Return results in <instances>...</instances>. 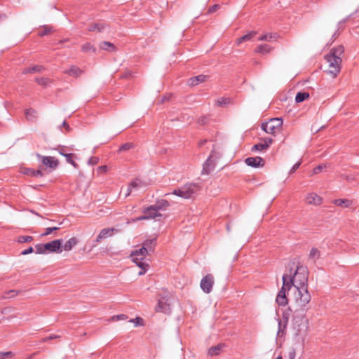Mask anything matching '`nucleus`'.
Wrapping results in <instances>:
<instances>
[{
	"mask_svg": "<svg viewBox=\"0 0 359 359\" xmlns=\"http://www.w3.org/2000/svg\"><path fill=\"white\" fill-rule=\"evenodd\" d=\"M213 283V276L211 274H208L202 278L200 285L202 290L208 294L212 291Z\"/></svg>",
	"mask_w": 359,
	"mask_h": 359,
	"instance_id": "nucleus-9",
	"label": "nucleus"
},
{
	"mask_svg": "<svg viewBox=\"0 0 359 359\" xmlns=\"http://www.w3.org/2000/svg\"><path fill=\"white\" fill-rule=\"evenodd\" d=\"M60 336L59 335H56V334H50V336L48 337H44L42 339V341L43 342H46L48 341V340H52V339H57V338H59Z\"/></svg>",
	"mask_w": 359,
	"mask_h": 359,
	"instance_id": "nucleus-49",
	"label": "nucleus"
},
{
	"mask_svg": "<svg viewBox=\"0 0 359 359\" xmlns=\"http://www.w3.org/2000/svg\"><path fill=\"white\" fill-rule=\"evenodd\" d=\"M273 139L271 137H266L262 140V142L253 145L251 150L252 151H264L269 149L273 142Z\"/></svg>",
	"mask_w": 359,
	"mask_h": 359,
	"instance_id": "nucleus-11",
	"label": "nucleus"
},
{
	"mask_svg": "<svg viewBox=\"0 0 359 359\" xmlns=\"http://www.w3.org/2000/svg\"><path fill=\"white\" fill-rule=\"evenodd\" d=\"M119 231L118 229L116 228H104L101 230L98 236L95 239L96 244L99 243L102 239L107 238V237L112 236L114 233H116Z\"/></svg>",
	"mask_w": 359,
	"mask_h": 359,
	"instance_id": "nucleus-10",
	"label": "nucleus"
},
{
	"mask_svg": "<svg viewBox=\"0 0 359 359\" xmlns=\"http://www.w3.org/2000/svg\"><path fill=\"white\" fill-rule=\"evenodd\" d=\"M64 72L70 76L78 78L83 73V71L76 66H72L70 68L65 70Z\"/></svg>",
	"mask_w": 359,
	"mask_h": 359,
	"instance_id": "nucleus-15",
	"label": "nucleus"
},
{
	"mask_svg": "<svg viewBox=\"0 0 359 359\" xmlns=\"http://www.w3.org/2000/svg\"><path fill=\"white\" fill-rule=\"evenodd\" d=\"M151 216H147V215L144 214V215L140 216L137 217L135 221H141V220H147L151 219Z\"/></svg>",
	"mask_w": 359,
	"mask_h": 359,
	"instance_id": "nucleus-53",
	"label": "nucleus"
},
{
	"mask_svg": "<svg viewBox=\"0 0 359 359\" xmlns=\"http://www.w3.org/2000/svg\"><path fill=\"white\" fill-rule=\"evenodd\" d=\"M129 322L135 323V326L142 325V318H141L140 317H137L134 319L130 320Z\"/></svg>",
	"mask_w": 359,
	"mask_h": 359,
	"instance_id": "nucleus-46",
	"label": "nucleus"
},
{
	"mask_svg": "<svg viewBox=\"0 0 359 359\" xmlns=\"http://www.w3.org/2000/svg\"><path fill=\"white\" fill-rule=\"evenodd\" d=\"M325 168V165H318L317 167H316L313 170V173L314 175L316 174H318L319 172H320L322 171V170Z\"/></svg>",
	"mask_w": 359,
	"mask_h": 359,
	"instance_id": "nucleus-50",
	"label": "nucleus"
},
{
	"mask_svg": "<svg viewBox=\"0 0 359 359\" xmlns=\"http://www.w3.org/2000/svg\"><path fill=\"white\" fill-rule=\"evenodd\" d=\"M278 330L277 332L278 336H283L284 334V331L287 327L286 322L283 321L281 319H278Z\"/></svg>",
	"mask_w": 359,
	"mask_h": 359,
	"instance_id": "nucleus-34",
	"label": "nucleus"
},
{
	"mask_svg": "<svg viewBox=\"0 0 359 359\" xmlns=\"http://www.w3.org/2000/svg\"><path fill=\"white\" fill-rule=\"evenodd\" d=\"M156 311L157 312H163L165 313H170L171 311V308L170 304L166 301L163 299H160L158 302V304L156 307Z\"/></svg>",
	"mask_w": 359,
	"mask_h": 359,
	"instance_id": "nucleus-14",
	"label": "nucleus"
},
{
	"mask_svg": "<svg viewBox=\"0 0 359 359\" xmlns=\"http://www.w3.org/2000/svg\"><path fill=\"white\" fill-rule=\"evenodd\" d=\"M222 348H223L222 345H217L215 346H212L209 348L208 354L211 356L217 355L220 353Z\"/></svg>",
	"mask_w": 359,
	"mask_h": 359,
	"instance_id": "nucleus-33",
	"label": "nucleus"
},
{
	"mask_svg": "<svg viewBox=\"0 0 359 359\" xmlns=\"http://www.w3.org/2000/svg\"><path fill=\"white\" fill-rule=\"evenodd\" d=\"M126 316L123 315V314L117 315V316H114L112 317L113 320H123V319H126Z\"/></svg>",
	"mask_w": 359,
	"mask_h": 359,
	"instance_id": "nucleus-58",
	"label": "nucleus"
},
{
	"mask_svg": "<svg viewBox=\"0 0 359 359\" xmlns=\"http://www.w3.org/2000/svg\"><path fill=\"white\" fill-rule=\"evenodd\" d=\"M133 189L131 188V187H128L127 189H126V191L125 193V198L128 197V196H130V193L133 191Z\"/></svg>",
	"mask_w": 359,
	"mask_h": 359,
	"instance_id": "nucleus-60",
	"label": "nucleus"
},
{
	"mask_svg": "<svg viewBox=\"0 0 359 359\" xmlns=\"http://www.w3.org/2000/svg\"><path fill=\"white\" fill-rule=\"evenodd\" d=\"M245 163L252 168H260L264 165V161L262 157H248L245 160Z\"/></svg>",
	"mask_w": 359,
	"mask_h": 359,
	"instance_id": "nucleus-13",
	"label": "nucleus"
},
{
	"mask_svg": "<svg viewBox=\"0 0 359 359\" xmlns=\"http://www.w3.org/2000/svg\"><path fill=\"white\" fill-rule=\"evenodd\" d=\"M306 201L309 204L320 205L321 203L322 198L317 194L311 193L307 194Z\"/></svg>",
	"mask_w": 359,
	"mask_h": 359,
	"instance_id": "nucleus-17",
	"label": "nucleus"
},
{
	"mask_svg": "<svg viewBox=\"0 0 359 359\" xmlns=\"http://www.w3.org/2000/svg\"><path fill=\"white\" fill-rule=\"evenodd\" d=\"M344 178L347 181H353L355 179L354 177L350 175H344Z\"/></svg>",
	"mask_w": 359,
	"mask_h": 359,
	"instance_id": "nucleus-64",
	"label": "nucleus"
},
{
	"mask_svg": "<svg viewBox=\"0 0 359 359\" xmlns=\"http://www.w3.org/2000/svg\"><path fill=\"white\" fill-rule=\"evenodd\" d=\"M143 213L147 215V216H151V219H154L157 217L161 216L158 211L154 205H150L143 210Z\"/></svg>",
	"mask_w": 359,
	"mask_h": 359,
	"instance_id": "nucleus-16",
	"label": "nucleus"
},
{
	"mask_svg": "<svg viewBox=\"0 0 359 359\" xmlns=\"http://www.w3.org/2000/svg\"><path fill=\"white\" fill-rule=\"evenodd\" d=\"M275 39V35L271 34H264L259 38L260 41H271Z\"/></svg>",
	"mask_w": 359,
	"mask_h": 359,
	"instance_id": "nucleus-44",
	"label": "nucleus"
},
{
	"mask_svg": "<svg viewBox=\"0 0 359 359\" xmlns=\"http://www.w3.org/2000/svg\"><path fill=\"white\" fill-rule=\"evenodd\" d=\"M208 118L207 116H202L198 119V123L201 125H205L208 121Z\"/></svg>",
	"mask_w": 359,
	"mask_h": 359,
	"instance_id": "nucleus-56",
	"label": "nucleus"
},
{
	"mask_svg": "<svg viewBox=\"0 0 359 359\" xmlns=\"http://www.w3.org/2000/svg\"><path fill=\"white\" fill-rule=\"evenodd\" d=\"M320 256V252L317 248H312L310 251L309 257L311 259L316 260L318 259Z\"/></svg>",
	"mask_w": 359,
	"mask_h": 359,
	"instance_id": "nucleus-35",
	"label": "nucleus"
},
{
	"mask_svg": "<svg viewBox=\"0 0 359 359\" xmlns=\"http://www.w3.org/2000/svg\"><path fill=\"white\" fill-rule=\"evenodd\" d=\"M73 156H74V154L72 153L65 155L66 161L72 165L75 168H77L78 164L73 160Z\"/></svg>",
	"mask_w": 359,
	"mask_h": 359,
	"instance_id": "nucleus-39",
	"label": "nucleus"
},
{
	"mask_svg": "<svg viewBox=\"0 0 359 359\" xmlns=\"http://www.w3.org/2000/svg\"><path fill=\"white\" fill-rule=\"evenodd\" d=\"M325 59L329 64V69L327 72L333 78L336 77L341 69V58L337 56L326 55Z\"/></svg>",
	"mask_w": 359,
	"mask_h": 359,
	"instance_id": "nucleus-5",
	"label": "nucleus"
},
{
	"mask_svg": "<svg viewBox=\"0 0 359 359\" xmlns=\"http://www.w3.org/2000/svg\"><path fill=\"white\" fill-rule=\"evenodd\" d=\"M62 239L54 240L51 242L44 243V248H46L47 253L61 252L62 251Z\"/></svg>",
	"mask_w": 359,
	"mask_h": 359,
	"instance_id": "nucleus-8",
	"label": "nucleus"
},
{
	"mask_svg": "<svg viewBox=\"0 0 359 359\" xmlns=\"http://www.w3.org/2000/svg\"><path fill=\"white\" fill-rule=\"evenodd\" d=\"M77 239L74 237H72L68 240L63 245H62V249L65 251H70L73 247L77 244Z\"/></svg>",
	"mask_w": 359,
	"mask_h": 359,
	"instance_id": "nucleus-23",
	"label": "nucleus"
},
{
	"mask_svg": "<svg viewBox=\"0 0 359 359\" xmlns=\"http://www.w3.org/2000/svg\"><path fill=\"white\" fill-rule=\"evenodd\" d=\"M309 97V93L307 92H299L295 97V102L300 103L306 100Z\"/></svg>",
	"mask_w": 359,
	"mask_h": 359,
	"instance_id": "nucleus-31",
	"label": "nucleus"
},
{
	"mask_svg": "<svg viewBox=\"0 0 359 359\" xmlns=\"http://www.w3.org/2000/svg\"><path fill=\"white\" fill-rule=\"evenodd\" d=\"M344 47L342 46H338L336 48H333L328 55L330 56H337L341 57V55L344 53Z\"/></svg>",
	"mask_w": 359,
	"mask_h": 359,
	"instance_id": "nucleus-30",
	"label": "nucleus"
},
{
	"mask_svg": "<svg viewBox=\"0 0 359 359\" xmlns=\"http://www.w3.org/2000/svg\"><path fill=\"white\" fill-rule=\"evenodd\" d=\"M50 31H51L50 27H44L41 30H39L38 34L41 36H45V35H47L48 34H49L50 32Z\"/></svg>",
	"mask_w": 359,
	"mask_h": 359,
	"instance_id": "nucleus-43",
	"label": "nucleus"
},
{
	"mask_svg": "<svg viewBox=\"0 0 359 359\" xmlns=\"http://www.w3.org/2000/svg\"><path fill=\"white\" fill-rule=\"evenodd\" d=\"M13 353L11 351H7V352H1L0 353V359H5L7 357H11L13 356Z\"/></svg>",
	"mask_w": 359,
	"mask_h": 359,
	"instance_id": "nucleus-47",
	"label": "nucleus"
},
{
	"mask_svg": "<svg viewBox=\"0 0 359 359\" xmlns=\"http://www.w3.org/2000/svg\"><path fill=\"white\" fill-rule=\"evenodd\" d=\"M158 211L165 210L169 205V202L164 199L157 200L155 205H153Z\"/></svg>",
	"mask_w": 359,
	"mask_h": 359,
	"instance_id": "nucleus-24",
	"label": "nucleus"
},
{
	"mask_svg": "<svg viewBox=\"0 0 359 359\" xmlns=\"http://www.w3.org/2000/svg\"><path fill=\"white\" fill-rule=\"evenodd\" d=\"M288 318H289V314L286 312H284L283 313V319H281V320L284 322H286V323H287Z\"/></svg>",
	"mask_w": 359,
	"mask_h": 359,
	"instance_id": "nucleus-61",
	"label": "nucleus"
},
{
	"mask_svg": "<svg viewBox=\"0 0 359 359\" xmlns=\"http://www.w3.org/2000/svg\"><path fill=\"white\" fill-rule=\"evenodd\" d=\"M58 229H59V227H57V226L48 227L45 229V232L43 233H42V236H48V235L50 234L51 233H53V231H57Z\"/></svg>",
	"mask_w": 359,
	"mask_h": 359,
	"instance_id": "nucleus-45",
	"label": "nucleus"
},
{
	"mask_svg": "<svg viewBox=\"0 0 359 359\" xmlns=\"http://www.w3.org/2000/svg\"><path fill=\"white\" fill-rule=\"evenodd\" d=\"M272 48L268 44H262L257 47L255 52L261 54L269 53Z\"/></svg>",
	"mask_w": 359,
	"mask_h": 359,
	"instance_id": "nucleus-27",
	"label": "nucleus"
},
{
	"mask_svg": "<svg viewBox=\"0 0 359 359\" xmlns=\"http://www.w3.org/2000/svg\"><path fill=\"white\" fill-rule=\"evenodd\" d=\"M18 291L10 290L9 292H8L7 296H5L4 297L5 298L13 297L16 296L18 294Z\"/></svg>",
	"mask_w": 359,
	"mask_h": 359,
	"instance_id": "nucleus-52",
	"label": "nucleus"
},
{
	"mask_svg": "<svg viewBox=\"0 0 359 359\" xmlns=\"http://www.w3.org/2000/svg\"><path fill=\"white\" fill-rule=\"evenodd\" d=\"M156 245V238H154L151 239H147L144 241L142 244V247L145 248L147 251L149 253L153 252L154 251V248Z\"/></svg>",
	"mask_w": 359,
	"mask_h": 359,
	"instance_id": "nucleus-18",
	"label": "nucleus"
},
{
	"mask_svg": "<svg viewBox=\"0 0 359 359\" xmlns=\"http://www.w3.org/2000/svg\"><path fill=\"white\" fill-rule=\"evenodd\" d=\"M231 100L227 97H222L217 100V106H226L230 103Z\"/></svg>",
	"mask_w": 359,
	"mask_h": 359,
	"instance_id": "nucleus-41",
	"label": "nucleus"
},
{
	"mask_svg": "<svg viewBox=\"0 0 359 359\" xmlns=\"http://www.w3.org/2000/svg\"><path fill=\"white\" fill-rule=\"evenodd\" d=\"M100 48L102 50L113 52L116 50L115 46L109 41H103L100 43Z\"/></svg>",
	"mask_w": 359,
	"mask_h": 359,
	"instance_id": "nucleus-25",
	"label": "nucleus"
},
{
	"mask_svg": "<svg viewBox=\"0 0 359 359\" xmlns=\"http://www.w3.org/2000/svg\"><path fill=\"white\" fill-rule=\"evenodd\" d=\"M82 50L84 52L93 51L95 53L96 51V48L91 45V43H86L82 46Z\"/></svg>",
	"mask_w": 359,
	"mask_h": 359,
	"instance_id": "nucleus-40",
	"label": "nucleus"
},
{
	"mask_svg": "<svg viewBox=\"0 0 359 359\" xmlns=\"http://www.w3.org/2000/svg\"><path fill=\"white\" fill-rule=\"evenodd\" d=\"M36 81L37 82V83L44 87L49 86L51 83L49 79L44 77L36 78Z\"/></svg>",
	"mask_w": 359,
	"mask_h": 359,
	"instance_id": "nucleus-36",
	"label": "nucleus"
},
{
	"mask_svg": "<svg viewBox=\"0 0 359 359\" xmlns=\"http://www.w3.org/2000/svg\"><path fill=\"white\" fill-rule=\"evenodd\" d=\"M301 165V161H298L292 167V168L290 169V173L292 174L293 172H294Z\"/></svg>",
	"mask_w": 359,
	"mask_h": 359,
	"instance_id": "nucleus-51",
	"label": "nucleus"
},
{
	"mask_svg": "<svg viewBox=\"0 0 359 359\" xmlns=\"http://www.w3.org/2000/svg\"><path fill=\"white\" fill-rule=\"evenodd\" d=\"M99 161V158L97 157H90L88 161V165H96Z\"/></svg>",
	"mask_w": 359,
	"mask_h": 359,
	"instance_id": "nucleus-48",
	"label": "nucleus"
},
{
	"mask_svg": "<svg viewBox=\"0 0 359 359\" xmlns=\"http://www.w3.org/2000/svg\"><path fill=\"white\" fill-rule=\"evenodd\" d=\"M24 174L32 176V177H42L43 175V172L40 170H35L32 168H26L24 171Z\"/></svg>",
	"mask_w": 359,
	"mask_h": 359,
	"instance_id": "nucleus-29",
	"label": "nucleus"
},
{
	"mask_svg": "<svg viewBox=\"0 0 359 359\" xmlns=\"http://www.w3.org/2000/svg\"><path fill=\"white\" fill-rule=\"evenodd\" d=\"M45 244H36L35 245L36 253L37 254H46L47 253L46 248H44Z\"/></svg>",
	"mask_w": 359,
	"mask_h": 359,
	"instance_id": "nucleus-42",
	"label": "nucleus"
},
{
	"mask_svg": "<svg viewBox=\"0 0 359 359\" xmlns=\"http://www.w3.org/2000/svg\"><path fill=\"white\" fill-rule=\"evenodd\" d=\"M287 275L289 289L294 288L298 292L296 302L300 307H305L311 301V297L308 291V271L304 266H297L293 271L290 269Z\"/></svg>",
	"mask_w": 359,
	"mask_h": 359,
	"instance_id": "nucleus-1",
	"label": "nucleus"
},
{
	"mask_svg": "<svg viewBox=\"0 0 359 359\" xmlns=\"http://www.w3.org/2000/svg\"><path fill=\"white\" fill-rule=\"evenodd\" d=\"M33 239V237L30 236H20L18 238L17 241L20 243H30Z\"/></svg>",
	"mask_w": 359,
	"mask_h": 359,
	"instance_id": "nucleus-37",
	"label": "nucleus"
},
{
	"mask_svg": "<svg viewBox=\"0 0 359 359\" xmlns=\"http://www.w3.org/2000/svg\"><path fill=\"white\" fill-rule=\"evenodd\" d=\"M97 25H98L97 27V30L99 32H102L104 29L105 27H106L104 23H97Z\"/></svg>",
	"mask_w": 359,
	"mask_h": 359,
	"instance_id": "nucleus-59",
	"label": "nucleus"
},
{
	"mask_svg": "<svg viewBox=\"0 0 359 359\" xmlns=\"http://www.w3.org/2000/svg\"><path fill=\"white\" fill-rule=\"evenodd\" d=\"M219 8V6L218 4H215L213 6H212L209 10H208V13H214L215 11H216L218 8Z\"/></svg>",
	"mask_w": 359,
	"mask_h": 359,
	"instance_id": "nucleus-57",
	"label": "nucleus"
},
{
	"mask_svg": "<svg viewBox=\"0 0 359 359\" xmlns=\"http://www.w3.org/2000/svg\"><path fill=\"white\" fill-rule=\"evenodd\" d=\"M257 34V32L255 31H250L248 34L243 35V36L237 39L236 40V44L239 46L241 43L243 41H251Z\"/></svg>",
	"mask_w": 359,
	"mask_h": 359,
	"instance_id": "nucleus-20",
	"label": "nucleus"
},
{
	"mask_svg": "<svg viewBox=\"0 0 359 359\" xmlns=\"http://www.w3.org/2000/svg\"><path fill=\"white\" fill-rule=\"evenodd\" d=\"M213 157V151L211 152V154L209 156L208 159L203 163L202 174H209L210 172L213 169L212 165V158Z\"/></svg>",
	"mask_w": 359,
	"mask_h": 359,
	"instance_id": "nucleus-19",
	"label": "nucleus"
},
{
	"mask_svg": "<svg viewBox=\"0 0 359 359\" xmlns=\"http://www.w3.org/2000/svg\"><path fill=\"white\" fill-rule=\"evenodd\" d=\"M150 253L147 251L145 248L142 247L141 248L133 250L130 253V257L133 262L136 264V265L140 267L142 271L139 272V275H143L147 271L149 265L143 262L147 255Z\"/></svg>",
	"mask_w": 359,
	"mask_h": 359,
	"instance_id": "nucleus-3",
	"label": "nucleus"
},
{
	"mask_svg": "<svg viewBox=\"0 0 359 359\" xmlns=\"http://www.w3.org/2000/svg\"><path fill=\"white\" fill-rule=\"evenodd\" d=\"M306 309L301 307L300 312H296L293 316V329L295 330L296 335L302 336L306 333L309 327L308 320L305 318Z\"/></svg>",
	"mask_w": 359,
	"mask_h": 359,
	"instance_id": "nucleus-2",
	"label": "nucleus"
},
{
	"mask_svg": "<svg viewBox=\"0 0 359 359\" xmlns=\"http://www.w3.org/2000/svg\"><path fill=\"white\" fill-rule=\"evenodd\" d=\"M283 123L282 118H273L268 122L262 123L261 128L266 133L275 134L283 126Z\"/></svg>",
	"mask_w": 359,
	"mask_h": 359,
	"instance_id": "nucleus-6",
	"label": "nucleus"
},
{
	"mask_svg": "<svg viewBox=\"0 0 359 359\" xmlns=\"http://www.w3.org/2000/svg\"><path fill=\"white\" fill-rule=\"evenodd\" d=\"M25 115L29 121H36L37 118V112L35 109L29 108L25 110Z\"/></svg>",
	"mask_w": 359,
	"mask_h": 359,
	"instance_id": "nucleus-22",
	"label": "nucleus"
},
{
	"mask_svg": "<svg viewBox=\"0 0 359 359\" xmlns=\"http://www.w3.org/2000/svg\"><path fill=\"white\" fill-rule=\"evenodd\" d=\"M207 79V76L201 74L189 79L188 83L191 86H195L201 83H203Z\"/></svg>",
	"mask_w": 359,
	"mask_h": 359,
	"instance_id": "nucleus-21",
	"label": "nucleus"
},
{
	"mask_svg": "<svg viewBox=\"0 0 359 359\" xmlns=\"http://www.w3.org/2000/svg\"><path fill=\"white\" fill-rule=\"evenodd\" d=\"M333 203L337 206L348 208L352 204V201L348 199H335Z\"/></svg>",
	"mask_w": 359,
	"mask_h": 359,
	"instance_id": "nucleus-26",
	"label": "nucleus"
},
{
	"mask_svg": "<svg viewBox=\"0 0 359 359\" xmlns=\"http://www.w3.org/2000/svg\"><path fill=\"white\" fill-rule=\"evenodd\" d=\"M128 186L131 187L133 190H137L144 187L145 184L140 179L136 178L135 180L131 182Z\"/></svg>",
	"mask_w": 359,
	"mask_h": 359,
	"instance_id": "nucleus-28",
	"label": "nucleus"
},
{
	"mask_svg": "<svg viewBox=\"0 0 359 359\" xmlns=\"http://www.w3.org/2000/svg\"><path fill=\"white\" fill-rule=\"evenodd\" d=\"M134 147V144L132 142H127L122 144L118 149L119 152L128 151Z\"/></svg>",
	"mask_w": 359,
	"mask_h": 359,
	"instance_id": "nucleus-38",
	"label": "nucleus"
},
{
	"mask_svg": "<svg viewBox=\"0 0 359 359\" xmlns=\"http://www.w3.org/2000/svg\"><path fill=\"white\" fill-rule=\"evenodd\" d=\"M34 252V249L32 247H29L27 249L23 250L22 252H21V255H29L30 253H32Z\"/></svg>",
	"mask_w": 359,
	"mask_h": 359,
	"instance_id": "nucleus-54",
	"label": "nucleus"
},
{
	"mask_svg": "<svg viewBox=\"0 0 359 359\" xmlns=\"http://www.w3.org/2000/svg\"><path fill=\"white\" fill-rule=\"evenodd\" d=\"M44 69V67L42 65H34L32 66V67H28V68H26L25 70H24V73L25 74H28V73H34V72H41Z\"/></svg>",
	"mask_w": 359,
	"mask_h": 359,
	"instance_id": "nucleus-32",
	"label": "nucleus"
},
{
	"mask_svg": "<svg viewBox=\"0 0 359 359\" xmlns=\"http://www.w3.org/2000/svg\"><path fill=\"white\" fill-rule=\"evenodd\" d=\"M283 286L276 297V302L279 306H285L287 304V298L286 297V290H290L288 283H287V275L283 274Z\"/></svg>",
	"mask_w": 359,
	"mask_h": 359,
	"instance_id": "nucleus-7",
	"label": "nucleus"
},
{
	"mask_svg": "<svg viewBox=\"0 0 359 359\" xmlns=\"http://www.w3.org/2000/svg\"><path fill=\"white\" fill-rule=\"evenodd\" d=\"M289 359H294L295 358V350L292 348L288 353Z\"/></svg>",
	"mask_w": 359,
	"mask_h": 359,
	"instance_id": "nucleus-55",
	"label": "nucleus"
},
{
	"mask_svg": "<svg viewBox=\"0 0 359 359\" xmlns=\"http://www.w3.org/2000/svg\"><path fill=\"white\" fill-rule=\"evenodd\" d=\"M37 156H38L39 159H41V163L43 165H46L52 169L56 168L58 165V161L55 157L43 156L40 154H37Z\"/></svg>",
	"mask_w": 359,
	"mask_h": 359,
	"instance_id": "nucleus-12",
	"label": "nucleus"
},
{
	"mask_svg": "<svg viewBox=\"0 0 359 359\" xmlns=\"http://www.w3.org/2000/svg\"><path fill=\"white\" fill-rule=\"evenodd\" d=\"M200 190V186L195 183L186 184L179 189H175L172 194L176 195L184 199L193 197Z\"/></svg>",
	"mask_w": 359,
	"mask_h": 359,
	"instance_id": "nucleus-4",
	"label": "nucleus"
},
{
	"mask_svg": "<svg viewBox=\"0 0 359 359\" xmlns=\"http://www.w3.org/2000/svg\"><path fill=\"white\" fill-rule=\"evenodd\" d=\"M98 170L100 172H106L107 170V167L106 165H102L98 168Z\"/></svg>",
	"mask_w": 359,
	"mask_h": 359,
	"instance_id": "nucleus-63",
	"label": "nucleus"
},
{
	"mask_svg": "<svg viewBox=\"0 0 359 359\" xmlns=\"http://www.w3.org/2000/svg\"><path fill=\"white\" fill-rule=\"evenodd\" d=\"M97 26H98V25H96V24H93V25H90V26L88 27V31H90V32L95 31V29H97Z\"/></svg>",
	"mask_w": 359,
	"mask_h": 359,
	"instance_id": "nucleus-62",
	"label": "nucleus"
}]
</instances>
